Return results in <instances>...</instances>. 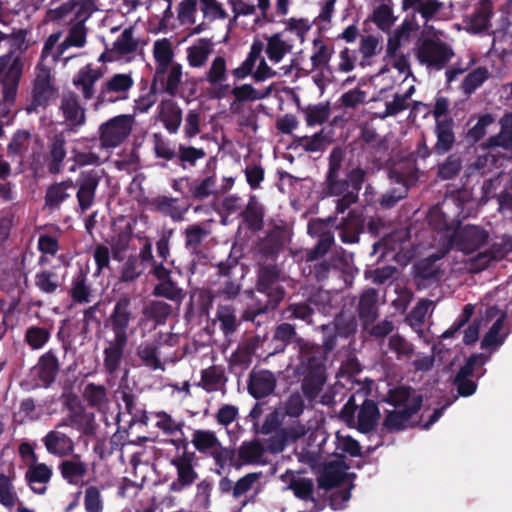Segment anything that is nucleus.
Listing matches in <instances>:
<instances>
[{"mask_svg":"<svg viewBox=\"0 0 512 512\" xmlns=\"http://www.w3.org/2000/svg\"><path fill=\"white\" fill-rule=\"evenodd\" d=\"M135 306L127 295L120 296L105 320V327L113 333V339L103 350V368L106 374L115 376L124 360L129 337L134 333Z\"/></svg>","mask_w":512,"mask_h":512,"instance_id":"nucleus-1","label":"nucleus"},{"mask_svg":"<svg viewBox=\"0 0 512 512\" xmlns=\"http://www.w3.org/2000/svg\"><path fill=\"white\" fill-rule=\"evenodd\" d=\"M0 41H4L11 49L9 54L0 58V101L6 105L11 104L16 97L18 82L23 69L22 58L15 55V52L25 51L29 43L23 30H19L12 35L0 33Z\"/></svg>","mask_w":512,"mask_h":512,"instance_id":"nucleus-2","label":"nucleus"},{"mask_svg":"<svg viewBox=\"0 0 512 512\" xmlns=\"http://www.w3.org/2000/svg\"><path fill=\"white\" fill-rule=\"evenodd\" d=\"M292 49L293 45L281 33L265 37V43L261 40H254L246 59L239 67L233 69L232 75L238 80L249 76L263 51L273 65H278L285 61Z\"/></svg>","mask_w":512,"mask_h":512,"instance_id":"nucleus-3","label":"nucleus"},{"mask_svg":"<svg viewBox=\"0 0 512 512\" xmlns=\"http://www.w3.org/2000/svg\"><path fill=\"white\" fill-rule=\"evenodd\" d=\"M302 350L303 354H300L296 371L303 377L301 390L304 397L309 402H313L319 396L326 383V367L323 364V357L318 349L303 343Z\"/></svg>","mask_w":512,"mask_h":512,"instance_id":"nucleus-4","label":"nucleus"},{"mask_svg":"<svg viewBox=\"0 0 512 512\" xmlns=\"http://www.w3.org/2000/svg\"><path fill=\"white\" fill-rule=\"evenodd\" d=\"M217 276L219 289L217 294L225 300L236 299L243 288V280L247 274V268L240 263L237 257L231 255L217 264Z\"/></svg>","mask_w":512,"mask_h":512,"instance_id":"nucleus-5","label":"nucleus"},{"mask_svg":"<svg viewBox=\"0 0 512 512\" xmlns=\"http://www.w3.org/2000/svg\"><path fill=\"white\" fill-rule=\"evenodd\" d=\"M257 265L256 290L272 303V307H278L286 294L284 287L280 285L282 269L277 263L257 262Z\"/></svg>","mask_w":512,"mask_h":512,"instance_id":"nucleus-6","label":"nucleus"},{"mask_svg":"<svg viewBox=\"0 0 512 512\" xmlns=\"http://www.w3.org/2000/svg\"><path fill=\"white\" fill-rule=\"evenodd\" d=\"M302 273L310 281L317 283L326 281L331 275L341 277L346 285H351L353 279L348 263L338 256H330L327 259L306 263L302 267Z\"/></svg>","mask_w":512,"mask_h":512,"instance_id":"nucleus-7","label":"nucleus"},{"mask_svg":"<svg viewBox=\"0 0 512 512\" xmlns=\"http://www.w3.org/2000/svg\"><path fill=\"white\" fill-rule=\"evenodd\" d=\"M64 407L67 409V416L57 424L56 428L70 426L88 437L96 434L98 424L95 421V415L86 411L75 394L71 393L65 397Z\"/></svg>","mask_w":512,"mask_h":512,"instance_id":"nucleus-8","label":"nucleus"},{"mask_svg":"<svg viewBox=\"0 0 512 512\" xmlns=\"http://www.w3.org/2000/svg\"><path fill=\"white\" fill-rule=\"evenodd\" d=\"M469 194H445V200L441 205H435L430 208L427 220L430 227L437 231L438 233L443 234L445 238L450 241V237L453 236L456 228H458L461 224V220L458 219V216L451 217L448 215L445 208L448 206L447 201L450 199L454 204L462 203L468 200L467 196ZM457 210H459V205L457 204ZM457 215H459V211H457Z\"/></svg>","mask_w":512,"mask_h":512,"instance_id":"nucleus-9","label":"nucleus"},{"mask_svg":"<svg viewBox=\"0 0 512 512\" xmlns=\"http://www.w3.org/2000/svg\"><path fill=\"white\" fill-rule=\"evenodd\" d=\"M135 125V117L130 114L115 116L99 128L101 146L115 148L123 143L131 134Z\"/></svg>","mask_w":512,"mask_h":512,"instance_id":"nucleus-10","label":"nucleus"},{"mask_svg":"<svg viewBox=\"0 0 512 512\" xmlns=\"http://www.w3.org/2000/svg\"><path fill=\"white\" fill-rule=\"evenodd\" d=\"M411 76L407 56L401 54L386 57L385 66L372 77V82L381 91L391 88L398 81H406Z\"/></svg>","mask_w":512,"mask_h":512,"instance_id":"nucleus-11","label":"nucleus"},{"mask_svg":"<svg viewBox=\"0 0 512 512\" xmlns=\"http://www.w3.org/2000/svg\"><path fill=\"white\" fill-rule=\"evenodd\" d=\"M343 152L340 149H334L330 154L329 171L327 181L331 189H342L359 191L364 185V172L361 169H353L342 181L339 179V172Z\"/></svg>","mask_w":512,"mask_h":512,"instance_id":"nucleus-12","label":"nucleus"},{"mask_svg":"<svg viewBox=\"0 0 512 512\" xmlns=\"http://www.w3.org/2000/svg\"><path fill=\"white\" fill-rule=\"evenodd\" d=\"M488 239L489 232L483 227L471 224L463 227L460 225L450 237L449 244L465 254H470L486 245Z\"/></svg>","mask_w":512,"mask_h":512,"instance_id":"nucleus-13","label":"nucleus"},{"mask_svg":"<svg viewBox=\"0 0 512 512\" xmlns=\"http://www.w3.org/2000/svg\"><path fill=\"white\" fill-rule=\"evenodd\" d=\"M150 273L156 278L152 294L156 297L165 298L169 301L181 304L185 298L184 290L172 277V270L163 263L155 264Z\"/></svg>","mask_w":512,"mask_h":512,"instance_id":"nucleus-14","label":"nucleus"},{"mask_svg":"<svg viewBox=\"0 0 512 512\" xmlns=\"http://www.w3.org/2000/svg\"><path fill=\"white\" fill-rule=\"evenodd\" d=\"M205 80L209 84L207 93L211 98L222 99L230 92L228 81L227 61L223 56L212 59L205 72Z\"/></svg>","mask_w":512,"mask_h":512,"instance_id":"nucleus-15","label":"nucleus"},{"mask_svg":"<svg viewBox=\"0 0 512 512\" xmlns=\"http://www.w3.org/2000/svg\"><path fill=\"white\" fill-rule=\"evenodd\" d=\"M287 241L285 227L275 226L257 245V262L276 263Z\"/></svg>","mask_w":512,"mask_h":512,"instance_id":"nucleus-16","label":"nucleus"},{"mask_svg":"<svg viewBox=\"0 0 512 512\" xmlns=\"http://www.w3.org/2000/svg\"><path fill=\"white\" fill-rule=\"evenodd\" d=\"M277 386L276 375L267 369H252L248 376V393L256 400L274 394Z\"/></svg>","mask_w":512,"mask_h":512,"instance_id":"nucleus-17","label":"nucleus"},{"mask_svg":"<svg viewBox=\"0 0 512 512\" xmlns=\"http://www.w3.org/2000/svg\"><path fill=\"white\" fill-rule=\"evenodd\" d=\"M304 339L298 336L295 325L288 322L278 324L273 331L271 342L268 346V355H276L283 353L288 345L294 344V348L298 351L300 357V344L298 341Z\"/></svg>","mask_w":512,"mask_h":512,"instance_id":"nucleus-18","label":"nucleus"},{"mask_svg":"<svg viewBox=\"0 0 512 512\" xmlns=\"http://www.w3.org/2000/svg\"><path fill=\"white\" fill-rule=\"evenodd\" d=\"M348 469L349 465L345 462L343 455H340V459L324 464L317 478L319 488L331 490L339 487L349 476V474L346 473Z\"/></svg>","mask_w":512,"mask_h":512,"instance_id":"nucleus-19","label":"nucleus"},{"mask_svg":"<svg viewBox=\"0 0 512 512\" xmlns=\"http://www.w3.org/2000/svg\"><path fill=\"white\" fill-rule=\"evenodd\" d=\"M134 84V80L129 73L114 74L108 78L102 85L100 98L102 101L115 102L124 100Z\"/></svg>","mask_w":512,"mask_h":512,"instance_id":"nucleus-20","label":"nucleus"},{"mask_svg":"<svg viewBox=\"0 0 512 512\" xmlns=\"http://www.w3.org/2000/svg\"><path fill=\"white\" fill-rule=\"evenodd\" d=\"M452 56L453 52L450 47L431 40L422 44L418 54L421 62L436 70L443 68Z\"/></svg>","mask_w":512,"mask_h":512,"instance_id":"nucleus-21","label":"nucleus"},{"mask_svg":"<svg viewBox=\"0 0 512 512\" xmlns=\"http://www.w3.org/2000/svg\"><path fill=\"white\" fill-rule=\"evenodd\" d=\"M323 227L324 225L321 222L308 225V232L310 234L319 233V238L312 248L305 251L304 264L326 259L325 256L334 244L333 233L331 231H321Z\"/></svg>","mask_w":512,"mask_h":512,"instance_id":"nucleus-22","label":"nucleus"},{"mask_svg":"<svg viewBox=\"0 0 512 512\" xmlns=\"http://www.w3.org/2000/svg\"><path fill=\"white\" fill-rule=\"evenodd\" d=\"M323 227L324 225L321 222L308 225V232L310 234L319 233V238L312 248L305 251L304 264L326 259L325 256L334 244L333 233L331 231H321Z\"/></svg>","mask_w":512,"mask_h":512,"instance_id":"nucleus-23","label":"nucleus"},{"mask_svg":"<svg viewBox=\"0 0 512 512\" xmlns=\"http://www.w3.org/2000/svg\"><path fill=\"white\" fill-rule=\"evenodd\" d=\"M423 404V396L414 398L413 403L401 410L388 411L382 422L383 429L388 432L402 431L412 416L419 412Z\"/></svg>","mask_w":512,"mask_h":512,"instance_id":"nucleus-24","label":"nucleus"},{"mask_svg":"<svg viewBox=\"0 0 512 512\" xmlns=\"http://www.w3.org/2000/svg\"><path fill=\"white\" fill-rule=\"evenodd\" d=\"M438 259L433 255L414 263L412 267L413 280L418 288H427L440 279L442 271L436 265Z\"/></svg>","mask_w":512,"mask_h":512,"instance_id":"nucleus-25","label":"nucleus"},{"mask_svg":"<svg viewBox=\"0 0 512 512\" xmlns=\"http://www.w3.org/2000/svg\"><path fill=\"white\" fill-rule=\"evenodd\" d=\"M152 55L155 62V77H164L167 69L175 63V46L170 38L156 39L152 44Z\"/></svg>","mask_w":512,"mask_h":512,"instance_id":"nucleus-26","label":"nucleus"},{"mask_svg":"<svg viewBox=\"0 0 512 512\" xmlns=\"http://www.w3.org/2000/svg\"><path fill=\"white\" fill-rule=\"evenodd\" d=\"M365 220L362 214L352 209L347 217L342 218L340 223L336 225L339 230V237L345 244H353L359 241V235L363 231Z\"/></svg>","mask_w":512,"mask_h":512,"instance_id":"nucleus-27","label":"nucleus"},{"mask_svg":"<svg viewBox=\"0 0 512 512\" xmlns=\"http://www.w3.org/2000/svg\"><path fill=\"white\" fill-rule=\"evenodd\" d=\"M205 235L206 231L199 225H191L185 230V247L192 254V259L188 266V271L191 274L197 272L198 262L206 258L201 250V243Z\"/></svg>","mask_w":512,"mask_h":512,"instance_id":"nucleus-28","label":"nucleus"},{"mask_svg":"<svg viewBox=\"0 0 512 512\" xmlns=\"http://www.w3.org/2000/svg\"><path fill=\"white\" fill-rule=\"evenodd\" d=\"M357 313L364 328L372 325L379 316L378 291L368 288L362 291L359 296Z\"/></svg>","mask_w":512,"mask_h":512,"instance_id":"nucleus-29","label":"nucleus"},{"mask_svg":"<svg viewBox=\"0 0 512 512\" xmlns=\"http://www.w3.org/2000/svg\"><path fill=\"white\" fill-rule=\"evenodd\" d=\"M59 369L60 364L53 350L41 355L35 366L36 375L44 387H49L55 382Z\"/></svg>","mask_w":512,"mask_h":512,"instance_id":"nucleus-30","label":"nucleus"},{"mask_svg":"<svg viewBox=\"0 0 512 512\" xmlns=\"http://www.w3.org/2000/svg\"><path fill=\"white\" fill-rule=\"evenodd\" d=\"M380 410L377 403L366 398L359 407L357 416V430L363 434L372 432L380 419Z\"/></svg>","mask_w":512,"mask_h":512,"instance_id":"nucleus-31","label":"nucleus"},{"mask_svg":"<svg viewBox=\"0 0 512 512\" xmlns=\"http://www.w3.org/2000/svg\"><path fill=\"white\" fill-rule=\"evenodd\" d=\"M158 119L169 133L175 134L182 122V110L172 99L162 100L158 106Z\"/></svg>","mask_w":512,"mask_h":512,"instance_id":"nucleus-32","label":"nucleus"},{"mask_svg":"<svg viewBox=\"0 0 512 512\" xmlns=\"http://www.w3.org/2000/svg\"><path fill=\"white\" fill-rule=\"evenodd\" d=\"M156 211L173 220H180L189 209V200L182 198H169L167 196H158L153 201Z\"/></svg>","mask_w":512,"mask_h":512,"instance_id":"nucleus-33","label":"nucleus"},{"mask_svg":"<svg viewBox=\"0 0 512 512\" xmlns=\"http://www.w3.org/2000/svg\"><path fill=\"white\" fill-rule=\"evenodd\" d=\"M47 451L55 456L64 457L73 453L74 442L66 435L57 430L49 431L43 438Z\"/></svg>","mask_w":512,"mask_h":512,"instance_id":"nucleus-34","label":"nucleus"},{"mask_svg":"<svg viewBox=\"0 0 512 512\" xmlns=\"http://www.w3.org/2000/svg\"><path fill=\"white\" fill-rule=\"evenodd\" d=\"M213 42L207 38H200L186 49L187 63L192 68L203 67L213 52Z\"/></svg>","mask_w":512,"mask_h":512,"instance_id":"nucleus-35","label":"nucleus"},{"mask_svg":"<svg viewBox=\"0 0 512 512\" xmlns=\"http://www.w3.org/2000/svg\"><path fill=\"white\" fill-rule=\"evenodd\" d=\"M417 169L414 158L399 161L393 165L389 177L392 181L401 183L406 189L412 188L417 180Z\"/></svg>","mask_w":512,"mask_h":512,"instance_id":"nucleus-36","label":"nucleus"},{"mask_svg":"<svg viewBox=\"0 0 512 512\" xmlns=\"http://www.w3.org/2000/svg\"><path fill=\"white\" fill-rule=\"evenodd\" d=\"M170 464L176 469L177 477L170 484V491L181 492L194 484L198 478L195 466L191 464H183L170 460Z\"/></svg>","mask_w":512,"mask_h":512,"instance_id":"nucleus-37","label":"nucleus"},{"mask_svg":"<svg viewBox=\"0 0 512 512\" xmlns=\"http://www.w3.org/2000/svg\"><path fill=\"white\" fill-rule=\"evenodd\" d=\"M103 76V71L92 68L90 65L83 67L74 78L75 86L81 90L86 99H90L95 92V83Z\"/></svg>","mask_w":512,"mask_h":512,"instance_id":"nucleus-38","label":"nucleus"},{"mask_svg":"<svg viewBox=\"0 0 512 512\" xmlns=\"http://www.w3.org/2000/svg\"><path fill=\"white\" fill-rule=\"evenodd\" d=\"M160 342H142L136 349V355L142 364L151 370H164L160 359Z\"/></svg>","mask_w":512,"mask_h":512,"instance_id":"nucleus-39","label":"nucleus"},{"mask_svg":"<svg viewBox=\"0 0 512 512\" xmlns=\"http://www.w3.org/2000/svg\"><path fill=\"white\" fill-rule=\"evenodd\" d=\"M258 60V64H255L252 72L249 74L252 75V78L256 82H263L277 76L288 75L291 72L294 64V61L290 60L288 64H283L278 69H274L268 64L265 58L260 57Z\"/></svg>","mask_w":512,"mask_h":512,"instance_id":"nucleus-40","label":"nucleus"},{"mask_svg":"<svg viewBox=\"0 0 512 512\" xmlns=\"http://www.w3.org/2000/svg\"><path fill=\"white\" fill-rule=\"evenodd\" d=\"M227 382L225 371L221 366L211 365L201 371L199 387L206 392H216Z\"/></svg>","mask_w":512,"mask_h":512,"instance_id":"nucleus-41","label":"nucleus"},{"mask_svg":"<svg viewBox=\"0 0 512 512\" xmlns=\"http://www.w3.org/2000/svg\"><path fill=\"white\" fill-rule=\"evenodd\" d=\"M370 20L382 31L388 32L397 21L394 14L393 3L391 0L376 6L370 16Z\"/></svg>","mask_w":512,"mask_h":512,"instance_id":"nucleus-42","label":"nucleus"},{"mask_svg":"<svg viewBox=\"0 0 512 512\" xmlns=\"http://www.w3.org/2000/svg\"><path fill=\"white\" fill-rule=\"evenodd\" d=\"M137 42L133 38L132 31L125 29L113 44V49L107 54H102L99 61H114L119 56L127 55L136 49Z\"/></svg>","mask_w":512,"mask_h":512,"instance_id":"nucleus-43","label":"nucleus"},{"mask_svg":"<svg viewBox=\"0 0 512 512\" xmlns=\"http://www.w3.org/2000/svg\"><path fill=\"white\" fill-rule=\"evenodd\" d=\"M417 396L422 395L417 393L411 386L399 385L389 389L383 401L394 407L406 408L410 403H413L414 398Z\"/></svg>","mask_w":512,"mask_h":512,"instance_id":"nucleus-44","label":"nucleus"},{"mask_svg":"<svg viewBox=\"0 0 512 512\" xmlns=\"http://www.w3.org/2000/svg\"><path fill=\"white\" fill-rule=\"evenodd\" d=\"M91 286L88 284L87 272L80 269L73 277L69 295L78 304L89 303L91 300Z\"/></svg>","mask_w":512,"mask_h":512,"instance_id":"nucleus-45","label":"nucleus"},{"mask_svg":"<svg viewBox=\"0 0 512 512\" xmlns=\"http://www.w3.org/2000/svg\"><path fill=\"white\" fill-rule=\"evenodd\" d=\"M52 477V469L46 465L45 463H35L29 466L25 479L27 483L30 485L31 490L36 494H44L46 492V487L36 488L32 486L34 483H42L46 484L50 481Z\"/></svg>","mask_w":512,"mask_h":512,"instance_id":"nucleus-46","label":"nucleus"},{"mask_svg":"<svg viewBox=\"0 0 512 512\" xmlns=\"http://www.w3.org/2000/svg\"><path fill=\"white\" fill-rule=\"evenodd\" d=\"M54 94L50 83V71L40 67L38 69L35 85L33 89V98L37 105L44 104Z\"/></svg>","mask_w":512,"mask_h":512,"instance_id":"nucleus-47","label":"nucleus"},{"mask_svg":"<svg viewBox=\"0 0 512 512\" xmlns=\"http://www.w3.org/2000/svg\"><path fill=\"white\" fill-rule=\"evenodd\" d=\"M322 332H323V342L322 345L313 343L307 339H300L298 343L300 344V354H303L302 350V344L305 343L307 345L313 346V348H316L321 353V356L323 357V364H325L327 360V355L332 352L336 346H337V339L340 337L338 333L331 328L329 325H323L322 326Z\"/></svg>","mask_w":512,"mask_h":512,"instance_id":"nucleus-48","label":"nucleus"},{"mask_svg":"<svg viewBox=\"0 0 512 512\" xmlns=\"http://www.w3.org/2000/svg\"><path fill=\"white\" fill-rule=\"evenodd\" d=\"M220 443L215 432L211 430H195L192 435V444L195 449L207 456H210Z\"/></svg>","mask_w":512,"mask_h":512,"instance_id":"nucleus-49","label":"nucleus"},{"mask_svg":"<svg viewBox=\"0 0 512 512\" xmlns=\"http://www.w3.org/2000/svg\"><path fill=\"white\" fill-rule=\"evenodd\" d=\"M172 312V306L160 300L149 302L142 311L145 318L152 320L156 325H164Z\"/></svg>","mask_w":512,"mask_h":512,"instance_id":"nucleus-50","label":"nucleus"},{"mask_svg":"<svg viewBox=\"0 0 512 512\" xmlns=\"http://www.w3.org/2000/svg\"><path fill=\"white\" fill-rule=\"evenodd\" d=\"M61 110L68 126L74 127L84 123V109L79 105L75 97H66L62 102Z\"/></svg>","mask_w":512,"mask_h":512,"instance_id":"nucleus-51","label":"nucleus"},{"mask_svg":"<svg viewBox=\"0 0 512 512\" xmlns=\"http://www.w3.org/2000/svg\"><path fill=\"white\" fill-rule=\"evenodd\" d=\"M34 285L42 293L52 295L60 288L61 281L56 272L43 269L35 274Z\"/></svg>","mask_w":512,"mask_h":512,"instance_id":"nucleus-52","label":"nucleus"},{"mask_svg":"<svg viewBox=\"0 0 512 512\" xmlns=\"http://www.w3.org/2000/svg\"><path fill=\"white\" fill-rule=\"evenodd\" d=\"M264 453V445L257 439L252 441H244L238 449L239 459L244 464L260 463Z\"/></svg>","mask_w":512,"mask_h":512,"instance_id":"nucleus-53","label":"nucleus"},{"mask_svg":"<svg viewBox=\"0 0 512 512\" xmlns=\"http://www.w3.org/2000/svg\"><path fill=\"white\" fill-rule=\"evenodd\" d=\"M442 8V3L437 0H402L404 11L413 9L421 14L425 20L433 18Z\"/></svg>","mask_w":512,"mask_h":512,"instance_id":"nucleus-54","label":"nucleus"},{"mask_svg":"<svg viewBox=\"0 0 512 512\" xmlns=\"http://www.w3.org/2000/svg\"><path fill=\"white\" fill-rule=\"evenodd\" d=\"M83 398L89 407L101 408L108 402V392L104 385L88 383L83 390Z\"/></svg>","mask_w":512,"mask_h":512,"instance_id":"nucleus-55","label":"nucleus"},{"mask_svg":"<svg viewBox=\"0 0 512 512\" xmlns=\"http://www.w3.org/2000/svg\"><path fill=\"white\" fill-rule=\"evenodd\" d=\"M506 313L502 312L498 319L492 324L488 332L484 335L481 341V348L487 349L491 347L501 346L506 338V334H500L504 326Z\"/></svg>","mask_w":512,"mask_h":512,"instance_id":"nucleus-56","label":"nucleus"},{"mask_svg":"<svg viewBox=\"0 0 512 512\" xmlns=\"http://www.w3.org/2000/svg\"><path fill=\"white\" fill-rule=\"evenodd\" d=\"M437 143L435 149L438 153L447 152L454 143V134L452 132V122L444 119L436 123Z\"/></svg>","mask_w":512,"mask_h":512,"instance_id":"nucleus-57","label":"nucleus"},{"mask_svg":"<svg viewBox=\"0 0 512 512\" xmlns=\"http://www.w3.org/2000/svg\"><path fill=\"white\" fill-rule=\"evenodd\" d=\"M412 30V24L408 21H404L390 37L387 42L386 57H392L401 55L399 49L402 42L407 40L409 32Z\"/></svg>","mask_w":512,"mask_h":512,"instance_id":"nucleus-58","label":"nucleus"},{"mask_svg":"<svg viewBox=\"0 0 512 512\" xmlns=\"http://www.w3.org/2000/svg\"><path fill=\"white\" fill-rule=\"evenodd\" d=\"M59 469L62 477L69 483H73L75 479L81 478L87 473L86 464L80 461L79 456L72 460L63 461Z\"/></svg>","mask_w":512,"mask_h":512,"instance_id":"nucleus-59","label":"nucleus"},{"mask_svg":"<svg viewBox=\"0 0 512 512\" xmlns=\"http://www.w3.org/2000/svg\"><path fill=\"white\" fill-rule=\"evenodd\" d=\"M491 5L482 3L468 23V30L472 33H480L486 30L490 23Z\"/></svg>","mask_w":512,"mask_h":512,"instance_id":"nucleus-60","label":"nucleus"},{"mask_svg":"<svg viewBox=\"0 0 512 512\" xmlns=\"http://www.w3.org/2000/svg\"><path fill=\"white\" fill-rule=\"evenodd\" d=\"M50 336L49 329L40 326H31L27 328L24 339L31 349L39 350L49 341Z\"/></svg>","mask_w":512,"mask_h":512,"instance_id":"nucleus-61","label":"nucleus"},{"mask_svg":"<svg viewBox=\"0 0 512 512\" xmlns=\"http://www.w3.org/2000/svg\"><path fill=\"white\" fill-rule=\"evenodd\" d=\"M232 94L236 102L255 101L265 98L270 94V89L263 91L256 90L250 84H242L230 88L229 94Z\"/></svg>","mask_w":512,"mask_h":512,"instance_id":"nucleus-62","label":"nucleus"},{"mask_svg":"<svg viewBox=\"0 0 512 512\" xmlns=\"http://www.w3.org/2000/svg\"><path fill=\"white\" fill-rule=\"evenodd\" d=\"M17 499L12 479L8 475L0 473V504L7 509H12Z\"/></svg>","mask_w":512,"mask_h":512,"instance_id":"nucleus-63","label":"nucleus"},{"mask_svg":"<svg viewBox=\"0 0 512 512\" xmlns=\"http://www.w3.org/2000/svg\"><path fill=\"white\" fill-rule=\"evenodd\" d=\"M217 319L220 322L221 330L225 335L234 333L238 328V322L234 309L228 305H220L217 309Z\"/></svg>","mask_w":512,"mask_h":512,"instance_id":"nucleus-64","label":"nucleus"}]
</instances>
